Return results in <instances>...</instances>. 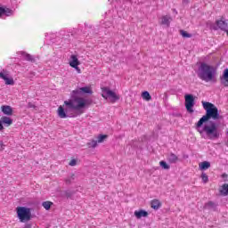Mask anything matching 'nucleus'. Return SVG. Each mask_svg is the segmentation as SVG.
<instances>
[{
    "label": "nucleus",
    "instance_id": "f257e3e1",
    "mask_svg": "<svg viewBox=\"0 0 228 228\" xmlns=\"http://www.w3.org/2000/svg\"><path fill=\"white\" fill-rule=\"evenodd\" d=\"M94 91L90 86L77 87L70 93V99L64 101V106L60 105L57 115L60 118H76L85 113V108L91 106L92 99L85 98V95H92Z\"/></svg>",
    "mask_w": 228,
    "mask_h": 228
},
{
    "label": "nucleus",
    "instance_id": "f03ea898",
    "mask_svg": "<svg viewBox=\"0 0 228 228\" xmlns=\"http://www.w3.org/2000/svg\"><path fill=\"white\" fill-rule=\"evenodd\" d=\"M202 106L206 113L195 124V129L200 136H204V134H206L208 140H218L220 130L216 121L222 120L224 116L220 115L218 108L209 102H202Z\"/></svg>",
    "mask_w": 228,
    "mask_h": 228
},
{
    "label": "nucleus",
    "instance_id": "7ed1b4c3",
    "mask_svg": "<svg viewBox=\"0 0 228 228\" xmlns=\"http://www.w3.org/2000/svg\"><path fill=\"white\" fill-rule=\"evenodd\" d=\"M197 76L201 81L209 83V81H213L216 76V68L206 62H200V65L198 68Z\"/></svg>",
    "mask_w": 228,
    "mask_h": 228
},
{
    "label": "nucleus",
    "instance_id": "20e7f679",
    "mask_svg": "<svg viewBox=\"0 0 228 228\" xmlns=\"http://www.w3.org/2000/svg\"><path fill=\"white\" fill-rule=\"evenodd\" d=\"M16 211L20 222L24 223L31 220V208L27 207H18Z\"/></svg>",
    "mask_w": 228,
    "mask_h": 228
},
{
    "label": "nucleus",
    "instance_id": "39448f33",
    "mask_svg": "<svg viewBox=\"0 0 228 228\" xmlns=\"http://www.w3.org/2000/svg\"><path fill=\"white\" fill-rule=\"evenodd\" d=\"M102 92L103 99H109L112 103L117 102V101H120V96L108 86L102 87Z\"/></svg>",
    "mask_w": 228,
    "mask_h": 228
},
{
    "label": "nucleus",
    "instance_id": "423d86ee",
    "mask_svg": "<svg viewBox=\"0 0 228 228\" xmlns=\"http://www.w3.org/2000/svg\"><path fill=\"white\" fill-rule=\"evenodd\" d=\"M185 109L188 113H193V107L195 106V97L193 94H185Z\"/></svg>",
    "mask_w": 228,
    "mask_h": 228
},
{
    "label": "nucleus",
    "instance_id": "0eeeda50",
    "mask_svg": "<svg viewBox=\"0 0 228 228\" xmlns=\"http://www.w3.org/2000/svg\"><path fill=\"white\" fill-rule=\"evenodd\" d=\"M13 124V119L8 116H3L0 119V131H4L5 127H10Z\"/></svg>",
    "mask_w": 228,
    "mask_h": 228
},
{
    "label": "nucleus",
    "instance_id": "6e6552de",
    "mask_svg": "<svg viewBox=\"0 0 228 228\" xmlns=\"http://www.w3.org/2000/svg\"><path fill=\"white\" fill-rule=\"evenodd\" d=\"M224 19L225 18L222 17L221 20H216V24L218 29H221V31H227L228 29V22L227 20Z\"/></svg>",
    "mask_w": 228,
    "mask_h": 228
},
{
    "label": "nucleus",
    "instance_id": "1a4fd4ad",
    "mask_svg": "<svg viewBox=\"0 0 228 228\" xmlns=\"http://www.w3.org/2000/svg\"><path fill=\"white\" fill-rule=\"evenodd\" d=\"M1 111L4 115H6V117H12V115H13V109L10 105H2Z\"/></svg>",
    "mask_w": 228,
    "mask_h": 228
},
{
    "label": "nucleus",
    "instance_id": "9d476101",
    "mask_svg": "<svg viewBox=\"0 0 228 228\" xmlns=\"http://www.w3.org/2000/svg\"><path fill=\"white\" fill-rule=\"evenodd\" d=\"M70 61H69V65L72 67V69H77V67H79V65L81 64V62H79V60L77 59V55H74L72 54L70 56Z\"/></svg>",
    "mask_w": 228,
    "mask_h": 228
},
{
    "label": "nucleus",
    "instance_id": "9b49d317",
    "mask_svg": "<svg viewBox=\"0 0 228 228\" xmlns=\"http://www.w3.org/2000/svg\"><path fill=\"white\" fill-rule=\"evenodd\" d=\"M134 216L140 220V218H147L149 216V212L147 210L140 209V210H135L134 213Z\"/></svg>",
    "mask_w": 228,
    "mask_h": 228
},
{
    "label": "nucleus",
    "instance_id": "f8f14e48",
    "mask_svg": "<svg viewBox=\"0 0 228 228\" xmlns=\"http://www.w3.org/2000/svg\"><path fill=\"white\" fill-rule=\"evenodd\" d=\"M221 85H224L225 87H228V69H225L223 72V75L220 77Z\"/></svg>",
    "mask_w": 228,
    "mask_h": 228
},
{
    "label": "nucleus",
    "instance_id": "ddd939ff",
    "mask_svg": "<svg viewBox=\"0 0 228 228\" xmlns=\"http://www.w3.org/2000/svg\"><path fill=\"white\" fill-rule=\"evenodd\" d=\"M173 19L169 15H165L161 17L160 24L162 26H167V28H170V22H172Z\"/></svg>",
    "mask_w": 228,
    "mask_h": 228
},
{
    "label": "nucleus",
    "instance_id": "4468645a",
    "mask_svg": "<svg viewBox=\"0 0 228 228\" xmlns=\"http://www.w3.org/2000/svg\"><path fill=\"white\" fill-rule=\"evenodd\" d=\"M0 77L1 79H4V81H5V85H10V86L15 85V81L13 80V78L8 77V76L4 75V73L1 71H0Z\"/></svg>",
    "mask_w": 228,
    "mask_h": 228
},
{
    "label": "nucleus",
    "instance_id": "2eb2a0df",
    "mask_svg": "<svg viewBox=\"0 0 228 228\" xmlns=\"http://www.w3.org/2000/svg\"><path fill=\"white\" fill-rule=\"evenodd\" d=\"M76 193V191H62L61 192V197H63L65 199H70L72 200L74 194Z\"/></svg>",
    "mask_w": 228,
    "mask_h": 228
},
{
    "label": "nucleus",
    "instance_id": "dca6fc26",
    "mask_svg": "<svg viewBox=\"0 0 228 228\" xmlns=\"http://www.w3.org/2000/svg\"><path fill=\"white\" fill-rule=\"evenodd\" d=\"M151 209L158 211V209L161 208V201H159V200L158 199H154L153 200L151 201Z\"/></svg>",
    "mask_w": 228,
    "mask_h": 228
},
{
    "label": "nucleus",
    "instance_id": "f3484780",
    "mask_svg": "<svg viewBox=\"0 0 228 228\" xmlns=\"http://www.w3.org/2000/svg\"><path fill=\"white\" fill-rule=\"evenodd\" d=\"M167 161L168 163L175 164L179 161V157H177V155L171 152L167 155Z\"/></svg>",
    "mask_w": 228,
    "mask_h": 228
},
{
    "label": "nucleus",
    "instance_id": "a211bd4d",
    "mask_svg": "<svg viewBox=\"0 0 228 228\" xmlns=\"http://www.w3.org/2000/svg\"><path fill=\"white\" fill-rule=\"evenodd\" d=\"M75 180H76V175L71 174V175L67 176V178L64 181H65V183L69 186L72 184V183H74Z\"/></svg>",
    "mask_w": 228,
    "mask_h": 228
},
{
    "label": "nucleus",
    "instance_id": "6ab92c4d",
    "mask_svg": "<svg viewBox=\"0 0 228 228\" xmlns=\"http://www.w3.org/2000/svg\"><path fill=\"white\" fill-rule=\"evenodd\" d=\"M221 195H223V197H227L228 195V183H224L222 185V189L219 191Z\"/></svg>",
    "mask_w": 228,
    "mask_h": 228
},
{
    "label": "nucleus",
    "instance_id": "aec40b11",
    "mask_svg": "<svg viewBox=\"0 0 228 228\" xmlns=\"http://www.w3.org/2000/svg\"><path fill=\"white\" fill-rule=\"evenodd\" d=\"M211 167V163L208 161H203L200 164V170H208V168Z\"/></svg>",
    "mask_w": 228,
    "mask_h": 228
},
{
    "label": "nucleus",
    "instance_id": "412c9836",
    "mask_svg": "<svg viewBox=\"0 0 228 228\" xmlns=\"http://www.w3.org/2000/svg\"><path fill=\"white\" fill-rule=\"evenodd\" d=\"M216 203L213 202V201H208L205 204V208H207L208 209H214V211L216 209Z\"/></svg>",
    "mask_w": 228,
    "mask_h": 228
},
{
    "label": "nucleus",
    "instance_id": "4be33fe9",
    "mask_svg": "<svg viewBox=\"0 0 228 228\" xmlns=\"http://www.w3.org/2000/svg\"><path fill=\"white\" fill-rule=\"evenodd\" d=\"M142 97L144 101H151L152 96H151V94L148 91H143L142 93Z\"/></svg>",
    "mask_w": 228,
    "mask_h": 228
},
{
    "label": "nucleus",
    "instance_id": "5701e85b",
    "mask_svg": "<svg viewBox=\"0 0 228 228\" xmlns=\"http://www.w3.org/2000/svg\"><path fill=\"white\" fill-rule=\"evenodd\" d=\"M53 201H44L42 203L43 208H45V209H46V211H49V209H51L52 206H53Z\"/></svg>",
    "mask_w": 228,
    "mask_h": 228
},
{
    "label": "nucleus",
    "instance_id": "b1692460",
    "mask_svg": "<svg viewBox=\"0 0 228 228\" xmlns=\"http://www.w3.org/2000/svg\"><path fill=\"white\" fill-rule=\"evenodd\" d=\"M159 165H160L161 168H163L164 170H170V166L167 163V161L161 160L159 162Z\"/></svg>",
    "mask_w": 228,
    "mask_h": 228
},
{
    "label": "nucleus",
    "instance_id": "393cba45",
    "mask_svg": "<svg viewBox=\"0 0 228 228\" xmlns=\"http://www.w3.org/2000/svg\"><path fill=\"white\" fill-rule=\"evenodd\" d=\"M98 141L96 140H91L89 142H87V147L95 149L97 147Z\"/></svg>",
    "mask_w": 228,
    "mask_h": 228
},
{
    "label": "nucleus",
    "instance_id": "a878e982",
    "mask_svg": "<svg viewBox=\"0 0 228 228\" xmlns=\"http://www.w3.org/2000/svg\"><path fill=\"white\" fill-rule=\"evenodd\" d=\"M180 35H182L183 38H191V34L188 33L185 30H180Z\"/></svg>",
    "mask_w": 228,
    "mask_h": 228
},
{
    "label": "nucleus",
    "instance_id": "bb28decb",
    "mask_svg": "<svg viewBox=\"0 0 228 228\" xmlns=\"http://www.w3.org/2000/svg\"><path fill=\"white\" fill-rule=\"evenodd\" d=\"M4 15H6V17H10V16L13 15V11L10 8H5L4 7Z\"/></svg>",
    "mask_w": 228,
    "mask_h": 228
},
{
    "label": "nucleus",
    "instance_id": "cd10ccee",
    "mask_svg": "<svg viewBox=\"0 0 228 228\" xmlns=\"http://www.w3.org/2000/svg\"><path fill=\"white\" fill-rule=\"evenodd\" d=\"M201 179H202V183H204V184L209 183V177L208 176V175H206V173L201 174Z\"/></svg>",
    "mask_w": 228,
    "mask_h": 228
},
{
    "label": "nucleus",
    "instance_id": "c85d7f7f",
    "mask_svg": "<svg viewBox=\"0 0 228 228\" xmlns=\"http://www.w3.org/2000/svg\"><path fill=\"white\" fill-rule=\"evenodd\" d=\"M108 138L107 134H99L98 135V143H102V142H104V140Z\"/></svg>",
    "mask_w": 228,
    "mask_h": 228
},
{
    "label": "nucleus",
    "instance_id": "c756f323",
    "mask_svg": "<svg viewBox=\"0 0 228 228\" xmlns=\"http://www.w3.org/2000/svg\"><path fill=\"white\" fill-rule=\"evenodd\" d=\"M25 59L27 60V61H35V59L33 58V56L29 53H26L25 55Z\"/></svg>",
    "mask_w": 228,
    "mask_h": 228
},
{
    "label": "nucleus",
    "instance_id": "7c9ffc66",
    "mask_svg": "<svg viewBox=\"0 0 228 228\" xmlns=\"http://www.w3.org/2000/svg\"><path fill=\"white\" fill-rule=\"evenodd\" d=\"M69 165V167H76L77 165V160H76V159H73L70 160Z\"/></svg>",
    "mask_w": 228,
    "mask_h": 228
},
{
    "label": "nucleus",
    "instance_id": "2f4dec72",
    "mask_svg": "<svg viewBox=\"0 0 228 228\" xmlns=\"http://www.w3.org/2000/svg\"><path fill=\"white\" fill-rule=\"evenodd\" d=\"M4 15V7L0 6V17H3Z\"/></svg>",
    "mask_w": 228,
    "mask_h": 228
},
{
    "label": "nucleus",
    "instance_id": "473e14b6",
    "mask_svg": "<svg viewBox=\"0 0 228 228\" xmlns=\"http://www.w3.org/2000/svg\"><path fill=\"white\" fill-rule=\"evenodd\" d=\"M28 108H37V105H35V104H33V103H31V102H28Z\"/></svg>",
    "mask_w": 228,
    "mask_h": 228
},
{
    "label": "nucleus",
    "instance_id": "72a5a7b5",
    "mask_svg": "<svg viewBox=\"0 0 228 228\" xmlns=\"http://www.w3.org/2000/svg\"><path fill=\"white\" fill-rule=\"evenodd\" d=\"M5 145L3 144V142L0 143V151H4Z\"/></svg>",
    "mask_w": 228,
    "mask_h": 228
},
{
    "label": "nucleus",
    "instance_id": "f704fd0d",
    "mask_svg": "<svg viewBox=\"0 0 228 228\" xmlns=\"http://www.w3.org/2000/svg\"><path fill=\"white\" fill-rule=\"evenodd\" d=\"M77 69V71L78 72V74H81V69H79V66H77V68H74Z\"/></svg>",
    "mask_w": 228,
    "mask_h": 228
},
{
    "label": "nucleus",
    "instance_id": "c9c22d12",
    "mask_svg": "<svg viewBox=\"0 0 228 228\" xmlns=\"http://www.w3.org/2000/svg\"><path fill=\"white\" fill-rule=\"evenodd\" d=\"M222 177H223V179H226V177H228V175H227V174L224 173L222 175Z\"/></svg>",
    "mask_w": 228,
    "mask_h": 228
},
{
    "label": "nucleus",
    "instance_id": "e433bc0d",
    "mask_svg": "<svg viewBox=\"0 0 228 228\" xmlns=\"http://www.w3.org/2000/svg\"><path fill=\"white\" fill-rule=\"evenodd\" d=\"M225 31V33H226V35H227V37H228V29H226V30H224Z\"/></svg>",
    "mask_w": 228,
    "mask_h": 228
},
{
    "label": "nucleus",
    "instance_id": "4c0bfd02",
    "mask_svg": "<svg viewBox=\"0 0 228 228\" xmlns=\"http://www.w3.org/2000/svg\"><path fill=\"white\" fill-rule=\"evenodd\" d=\"M183 3H188V0H183Z\"/></svg>",
    "mask_w": 228,
    "mask_h": 228
},
{
    "label": "nucleus",
    "instance_id": "58836bf2",
    "mask_svg": "<svg viewBox=\"0 0 228 228\" xmlns=\"http://www.w3.org/2000/svg\"><path fill=\"white\" fill-rule=\"evenodd\" d=\"M183 3H188V0H183Z\"/></svg>",
    "mask_w": 228,
    "mask_h": 228
},
{
    "label": "nucleus",
    "instance_id": "ea45409f",
    "mask_svg": "<svg viewBox=\"0 0 228 228\" xmlns=\"http://www.w3.org/2000/svg\"><path fill=\"white\" fill-rule=\"evenodd\" d=\"M46 228H49V227H46Z\"/></svg>",
    "mask_w": 228,
    "mask_h": 228
}]
</instances>
